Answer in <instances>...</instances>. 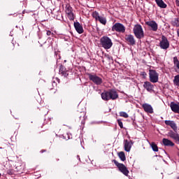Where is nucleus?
Segmentation results:
<instances>
[{
    "instance_id": "6",
    "label": "nucleus",
    "mask_w": 179,
    "mask_h": 179,
    "mask_svg": "<svg viewBox=\"0 0 179 179\" xmlns=\"http://www.w3.org/2000/svg\"><path fill=\"white\" fill-rule=\"evenodd\" d=\"M112 31H117V33H125V27L124 24L117 22L113 25Z\"/></svg>"
},
{
    "instance_id": "31",
    "label": "nucleus",
    "mask_w": 179,
    "mask_h": 179,
    "mask_svg": "<svg viewBox=\"0 0 179 179\" xmlns=\"http://www.w3.org/2000/svg\"><path fill=\"white\" fill-rule=\"evenodd\" d=\"M47 36H54V33H52L51 31H47L46 32Z\"/></svg>"
},
{
    "instance_id": "1",
    "label": "nucleus",
    "mask_w": 179,
    "mask_h": 179,
    "mask_svg": "<svg viewBox=\"0 0 179 179\" xmlns=\"http://www.w3.org/2000/svg\"><path fill=\"white\" fill-rule=\"evenodd\" d=\"M101 99L105 101L108 100H117L118 98V92L115 90H110L109 91H105L101 94Z\"/></svg>"
},
{
    "instance_id": "3",
    "label": "nucleus",
    "mask_w": 179,
    "mask_h": 179,
    "mask_svg": "<svg viewBox=\"0 0 179 179\" xmlns=\"http://www.w3.org/2000/svg\"><path fill=\"white\" fill-rule=\"evenodd\" d=\"M101 44L105 50H110L113 47V41L108 36H103L100 39Z\"/></svg>"
},
{
    "instance_id": "24",
    "label": "nucleus",
    "mask_w": 179,
    "mask_h": 179,
    "mask_svg": "<svg viewBox=\"0 0 179 179\" xmlns=\"http://www.w3.org/2000/svg\"><path fill=\"white\" fill-rule=\"evenodd\" d=\"M66 15L72 13V7L71 6H66Z\"/></svg>"
},
{
    "instance_id": "28",
    "label": "nucleus",
    "mask_w": 179,
    "mask_h": 179,
    "mask_svg": "<svg viewBox=\"0 0 179 179\" xmlns=\"http://www.w3.org/2000/svg\"><path fill=\"white\" fill-rule=\"evenodd\" d=\"M174 83H175V85H176L177 86L179 87V76H175Z\"/></svg>"
},
{
    "instance_id": "22",
    "label": "nucleus",
    "mask_w": 179,
    "mask_h": 179,
    "mask_svg": "<svg viewBox=\"0 0 179 179\" xmlns=\"http://www.w3.org/2000/svg\"><path fill=\"white\" fill-rule=\"evenodd\" d=\"M173 63H174V66H176L177 69H179V61L177 57H173Z\"/></svg>"
},
{
    "instance_id": "10",
    "label": "nucleus",
    "mask_w": 179,
    "mask_h": 179,
    "mask_svg": "<svg viewBox=\"0 0 179 179\" xmlns=\"http://www.w3.org/2000/svg\"><path fill=\"white\" fill-rule=\"evenodd\" d=\"M165 124L166 125H169V127H171V128L173 129L175 132H176V131H178V129L177 124H176V122L173 120H165Z\"/></svg>"
},
{
    "instance_id": "2",
    "label": "nucleus",
    "mask_w": 179,
    "mask_h": 179,
    "mask_svg": "<svg viewBox=\"0 0 179 179\" xmlns=\"http://www.w3.org/2000/svg\"><path fill=\"white\" fill-rule=\"evenodd\" d=\"M133 31L134 36L136 38L141 39L145 37V33L143 32V28L141 24H136L133 28Z\"/></svg>"
},
{
    "instance_id": "11",
    "label": "nucleus",
    "mask_w": 179,
    "mask_h": 179,
    "mask_svg": "<svg viewBox=\"0 0 179 179\" xmlns=\"http://www.w3.org/2000/svg\"><path fill=\"white\" fill-rule=\"evenodd\" d=\"M142 107L145 113H149V114H153V108L151 105H149L148 103H143L142 105Z\"/></svg>"
},
{
    "instance_id": "23",
    "label": "nucleus",
    "mask_w": 179,
    "mask_h": 179,
    "mask_svg": "<svg viewBox=\"0 0 179 179\" xmlns=\"http://www.w3.org/2000/svg\"><path fill=\"white\" fill-rule=\"evenodd\" d=\"M151 148L154 152H159V148H157V145H156V143H152Z\"/></svg>"
},
{
    "instance_id": "25",
    "label": "nucleus",
    "mask_w": 179,
    "mask_h": 179,
    "mask_svg": "<svg viewBox=\"0 0 179 179\" xmlns=\"http://www.w3.org/2000/svg\"><path fill=\"white\" fill-rule=\"evenodd\" d=\"M120 116L123 117L124 118H128V117H129V115H128V113H127L125 112H120Z\"/></svg>"
},
{
    "instance_id": "16",
    "label": "nucleus",
    "mask_w": 179,
    "mask_h": 179,
    "mask_svg": "<svg viewBox=\"0 0 179 179\" xmlns=\"http://www.w3.org/2000/svg\"><path fill=\"white\" fill-rule=\"evenodd\" d=\"M131 148H132V143L128 141V140H126L124 141V150L126 152H131Z\"/></svg>"
},
{
    "instance_id": "29",
    "label": "nucleus",
    "mask_w": 179,
    "mask_h": 179,
    "mask_svg": "<svg viewBox=\"0 0 179 179\" xmlns=\"http://www.w3.org/2000/svg\"><path fill=\"white\" fill-rule=\"evenodd\" d=\"M117 122H118L119 127H120V128H124V126L122 124V122H121L120 120H118Z\"/></svg>"
},
{
    "instance_id": "33",
    "label": "nucleus",
    "mask_w": 179,
    "mask_h": 179,
    "mask_svg": "<svg viewBox=\"0 0 179 179\" xmlns=\"http://www.w3.org/2000/svg\"><path fill=\"white\" fill-rule=\"evenodd\" d=\"M0 177H1V173H0Z\"/></svg>"
},
{
    "instance_id": "26",
    "label": "nucleus",
    "mask_w": 179,
    "mask_h": 179,
    "mask_svg": "<svg viewBox=\"0 0 179 179\" xmlns=\"http://www.w3.org/2000/svg\"><path fill=\"white\" fill-rule=\"evenodd\" d=\"M67 16L70 20H73L75 19V15H73V13H70L67 14Z\"/></svg>"
},
{
    "instance_id": "17",
    "label": "nucleus",
    "mask_w": 179,
    "mask_h": 179,
    "mask_svg": "<svg viewBox=\"0 0 179 179\" xmlns=\"http://www.w3.org/2000/svg\"><path fill=\"white\" fill-rule=\"evenodd\" d=\"M171 108L173 113H179V103H171Z\"/></svg>"
},
{
    "instance_id": "32",
    "label": "nucleus",
    "mask_w": 179,
    "mask_h": 179,
    "mask_svg": "<svg viewBox=\"0 0 179 179\" xmlns=\"http://www.w3.org/2000/svg\"><path fill=\"white\" fill-rule=\"evenodd\" d=\"M176 4L177 6H179V1L178 0L176 1Z\"/></svg>"
},
{
    "instance_id": "14",
    "label": "nucleus",
    "mask_w": 179,
    "mask_h": 179,
    "mask_svg": "<svg viewBox=\"0 0 179 179\" xmlns=\"http://www.w3.org/2000/svg\"><path fill=\"white\" fill-rule=\"evenodd\" d=\"M74 27L76 31L79 33V34H82V33H83V27H82V24H80V23L74 22Z\"/></svg>"
},
{
    "instance_id": "13",
    "label": "nucleus",
    "mask_w": 179,
    "mask_h": 179,
    "mask_svg": "<svg viewBox=\"0 0 179 179\" xmlns=\"http://www.w3.org/2000/svg\"><path fill=\"white\" fill-rule=\"evenodd\" d=\"M144 89H146L148 92H152L153 90V85L149 81H146L143 84Z\"/></svg>"
},
{
    "instance_id": "20",
    "label": "nucleus",
    "mask_w": 179,
    "mask_h": 179,
    "mask_svg": "<svg viewBox=\"0 0 179 179\" xmlns=\"http://www.w3.org/2000/svg\"><path fill=\"white\" fill-rule=\"evenodd\" d=\"M118 156L122 162H125V160H127V158L125 157V153L124 152H118Z\"/></svg>"
},
{
    "instance_id": "5",
    "label": "nucleus",
    "mask_w": 179,
    "mask_h": 179,
    "mask_svg": "<svg viewBox=\"0 0 179 179\" xmlns=\"http://www.w3.org/2000/svg\"><path fill=\"white\" fill-rule=\"evenodd\" d=\"M149 78L151 83L159 82V73L156 70H149Z\"/></svg>"
},
{
    "instance_id": "27",
    "label": "nucleus",
    "mask_w": 179,
    "mask_h": 179,
    "mask_svg": "<svg viewBox=\"0 0 179 179\" xmlns=\"http://www.w3.org/2000/svg\"><path fill=\"white\" fill-rule=\"evenodd\" d=\"M92 16L93 17H94V19H96V20H98V19L100 17V15H99V13L94 11L93 13H92Z\"/></svg>"
},
{
    "instance_id": "21",
    "label": "nucleus",
    "mask_w": 179,
    "mask_h": 179,
    "mask_svg": "<svg viewBox=\"0 0 179 179\" xmlns=\"http://www.w3.org/2000/svg\"><path fill=\"white\" fill-rule=\"evenodd\" d=\"M97 20H98V22H100V23H101V24H106L107 23V20L104 17L100 16Z\"/></svg>"
},
{
    "instance_id": "7",
    "label": "nucleus",
    "mask_w": 179,
    "mask_h": 179,
    "mask_svg": "<svg viewBox=\"0 0 179 179\" xmlns=\"http://www.w3.org/2000/svg\"><path fill=\"white\" fill-rule=\"evenodd\" d=\"M88 78H89L90 80H92V82L95 83V85H101V83H103V79L97 76V75L89 73Z\"/></svg>"
},
{
    "instance_id": "30",
    "label": "nucleus",
    "mask_w": 179,
    "mask_h": 179,
    "mask_svg": "<svg viewBox=\"0 0 179 179\" xmlns=\"http://www.w3.org/2000/svg\"><path fill=\"white\" fill-rule=\"evenodd\" d=\"M141 76H143V78H146V76H147V74H146V72H145V71H143V72H141Z\"/></svg>"
},
{
    "instance_id": "8",
    "label": "nucleus",
    "mask_w": 179,
    "mask_h": 179,
    "mask_svg": "<svg viewBox=\"0 0 179 179\" xmlns=\"http://www.w3.org/2000/svg\"><path fill=\"white\" fill-rule=\"evenodd\" d=\"M159 47L162 50H167V48L170 47V43L169 42V40H167V38H166V36H162V41L159 43Z\"/></svg>"
},
{
    "instance_id": "18",
    "label": "nucleus",
    "mask_w": 179,
    "mask_h": 179,
    "mask_svg": "<svg viewBox=\"0 0 179 179\" xmlns=\"http://www.w3.org/2000/svg\"><path fill=\"white\" fill-rule=\"evenodd\" d=\"M155 2L159 8H167V4L163 1V0H155Z\"/></svg>"
},
{
    "instance_id": "15",
    "label": "nucleus",
    "mask_w": 179,
    "mask_h": 179,
    "mask_svg": "<svg viewBox=\"0 0 179 179\" xmlns=\"http://www.w3.org/2000/svg\"><path fill=\"white\" fill-rule=\"evenodd\" d=\"M168 135H169V136H170V138H171L172 139H174V141L179 143V135H178V134L174 133V131H171L168 134Z\"/></svg>"
},
{
    "instance_id": "9",
    "label": "nucleus",
    "mask_w": 179,
    "mask_h": 179,
    "mask_svg": "<svg viewBox=\"0 0 179 179\" xmlns=\"http://www.w3.org/2000/svg\"><path fill=\"white\" fill-rule=\"evenodd\" d=\"M145 24L150 27L152 31H157V29H159V25L155 21H148L145 22Z\"/></svg>"
},
{
    "instance_id": "12",
    "label": "nucleus",
    "mask_w": 179,
    "mask_h": 179,
    "mask_svg": "<svg viewBox=\"0 0 179 179\" xmlns=\"http://www.w3.org/2000/svg\"><path fill=\"white\" fill-rule=\"evenodd\" d=\"M125 40H126V41H127V43L131 44V45H135V43H136L135 38H134V36L132 35H131V34L126 35Z\"/></svg>"
},
{
    "instance_id": "19",
    "label": "nucleus",
    "mask_w": 179,
    "mask_h": 179,
    "mask_svg": "<svg viewBox=\"0 0 179 179\" xmlns=\"http://www.w3.org/2000/svg\"><path fill=\"white\" fill-rule=\"evenodd\" d=\"M162 143L164 146H174V143L167 138H163Z\"/></svg>"
},
{
    "instance_id": "4",
    "label": "nucleus",
    "mask_w": 179,
    "mask_h": 179,
    "mask_svg": "<svg viewBox=\"0 0 179 179\" xmlns=\"http://www.w3.org/2000/svg\"><path fill=\"white\" fill-rule=\"evenodd\" d=\"M113 162L114 164H115V166H117V169H118L119 171H120V173H122V174H124V176H128V174H129V171L128 170L127 166H125V165H124V164L119 163L115 159H113Z\"/></svg>"
}]
</instances>
